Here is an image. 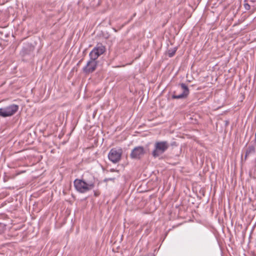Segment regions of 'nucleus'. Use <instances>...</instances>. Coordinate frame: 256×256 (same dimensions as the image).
Returning <instances> with one entry per match:
<instances>
[{
  "label": "nucleus",
  "mask_w": 256,
  "mask_h": 256,
  "mask_svg": "<svg viewBox=\"0 0 256 256\" xmlns=\"http://www.w3.org/2000/svg\"><path fill=\"white\" fill-rule=\"evenodd\" d=\"M74 185L76 191L83 194L93 188L95 184L94 180L76 178L74 182Z\"/></svg>",
  "instance_id": "nucleus-1"
},
{
  "label": "nucleus",
  "mask_w": 256,
  "mask_h": 256,
  "mask_svg": "<svg viewBox=\"0 0 256 256\" xmlns=\"http://www.w3.org/2000/svg\"><path fill=\"white\" fill-rule=\"evenodd\" d=\"M254 144L256 146V134H254Z\"/></svg>",
  "instance_id": "nucleus-15"
},
{
  "label": "nucleus",
  "mask_w": 256,
  "mask_h": 256,
  "mask_svg": "<svg viewBox=\"0 0 256 256\" xmlns=\"http://www.w3.org/2000/svg\"><path fill=\"white\" fill-rule=\"evenodd\" d=\"M146 152L143 146L135 147L131 152L130 157L132 159H140L145 154Z\"/></svg>",
  "instance_id": "nucleus-6"
},
{
  "label": "nucleus",
  "mask_w": 256,
  "mask_h": 256,
  "mask_svg": "<svg viewBox=\"0 0 256 256\" xmlns=\"http://www.w3.org/2000/svg\"><path fill=\"white\" fill-rule=\"evenodd\" d=\"M110 172H118V170H114V168H111L110 170Z\"/></svg>",
  "instance_id": "nucleus-16"
},
{
  "label": "nucleus",
  "mask_w": 256,
  "mask_h": 256,
  "mask_svg": "<svg viewBox=\"0 0 256 256\" xmlns=\"http://www.w3.org/2000/svg\"><path fill=\"white\" fill-rule=\"evenodd\" d=\"M244 6L245 8V10H250L251 8V7H252V4H250L248 3V2H244Z\"/></svg>",
  "instance_id": "nucleus-13"
},
{
  "label": "nucleus",
  "mask_w": 256,
  "mask_h": 256,
  "mask_svg": "<svg viewBox=\"0 0 256 256\" xmlns=\"http://www.w3.org/2000/svg\"><path fill=\"white\" fill-rule=\"evenodd\" d=\"M106 51V48L101 44H98L90 52L89 56L90 59L96 60L97 58Z\"/></svg>",
  "instance_id": "nucleus-5"
},
{
  "label": "nucleus",
  "mask_w": 256,
  "mask_h": 256,
  "mask_svg": "<svg viewBox=\"0 0 256 256\" xmlns=\"http://www.w3.org/2000/svg\"><path fill=\"white\" fill-rule=\"evenodd\" d=\"M180 88L182 91L180 94H177L176 92H174L172 95V98L173 99H182L186 98L188 96L189 94V89L188 87L184 84H180Z\"/></svg>",
  "instance_id": "nucleus-7"
},
{
  "label": "nucleus",
  "mask_w": 256,
  "mask_h": 256,
  "mask_svg": "<svg viewBox=\"0 0 256 256\" xmlns=\"http://www.w3.org/2000/svg\"><path fill=\"white\" fill-rule=\"evenodd\" d=\"M170 144L166 141L156 142L154 144V148L152 152V156L156 158L163 154L168 148Z\"/></svg>",
  "instance_id": "nucleus-2"
},
{
  "label": "nucleus",
  "mask_w": 256,
  "mask_h": 256,
  "mask_svg": "<svg viewBox=\"0 0 256 256\" xmlns=\"http://www.w3.org/2000/svg\"><path fill=\"white\" fill-rule=\"evenodd\" d=\"M244 2H249L252 4V7L256 6V0H244Z\"/></svg>",
  "instance_id": "nucleus-12"
},
{
  "label": "nucleus",
  "mask_w": 256,
  "mask_h": 256,
  "mask_svg": "<svg viewBox=\"0 0 256 256\" xmlns=\"http://www.w3.org/2000/svg\"><path fill=\"white\" fill-rule=\"evenodd\" d=\"M34 49V48L32 45L28 44L23 47L20 52V54L23 56L30 54Z\"/></svg>",
  "instance_id": "nucleus-9"
},
{
  "label": "nucleus",
  "mask_w": 256,
  "mask_h": 256,
  "mask_svg": "<svg viewBox=\"0 0 256 256\" xmlns=\"http://www.w3.org/2000/svg\"><path fill=\"white\" fill-rule=\"evenodd\" d=\"M98 61L90 58L86 66L83 68V72L86 74H90L94 72L97 66Z\"/></svg>",
  "instance_id": "nucleus-8"
},
{
  "label": "nucleus",
  "mask_w": 256,
  "mask_h": 256,
  "mask_svg": "<svg viewBox=\"0 0 256 256\" xmlns=\"http://www.w3.org/2000/svg\"><path fill=\"white\" fill-rule=\"evenodd\" d=\"M176 50L177 48H174L172 50H169L168 52V56L170 58L173 56L174 55Z\"/></svg>",
  "instance_id": "nucleus-11"
},
{
  "label": "nucleus",
  "mask_w": 256,
  "mask_h": 256,
  "mask_svg": "<svg viewBox=\"0 0 256 256\" xmlns=\"http://www.w3.org/2000/svg\"><path fill=\"white\" fill-rule=\"evenodd\" d=\"M94 195L96 196H98L100 195V192H98L95 191L94 192Z\"/></svg>",
  "instance_id": "nucleus-14"
},
{
  "label": "nucleus",
  "mask_w": 256,
  "mask_h": 256,
  "mask_svg": "<svg viewBox=\"0 0 256 256\" xmlns=\"http://www.w3.org/2000/svg\"><path fill=\"white\" fill-rule=\"evenodd\" d=\"M115 178H108L106 180H114Z\"/></svg>",
  "instance_id": "nucleus-17"
},
{
  "label": "nucleus",
  "mask_w": 256,
  "mask_h": 256,
  "mask_svg": "<svg viewBox=\"0 0 256 256\" xmlns=\"http://www.w3.org/2000/svg\"><path fill=\"white\" fill-rule=\"evenodd\" d=\"M122 150L121 148H113L108 152V160L114 164L118 162L122 158Z\"/></svg>",
  "instance_id": "nucleus-3"
},
{
  "label": "nucleus",
  "mask_w": 256,
  "mask_h": 256,
  "mask_svg": "<svg viewBox=\"0 0 256 256\" xmlns=\"http://www.w3.org/2000/svg\"><path fill=\"white\" fill-rule=\"evenodd\" d=\"M18 109V106L14 104L10 105L6 107L0 108V116L2 117H7L14 114Z\"/></svg>",
  "instance_id": "nucleus-4"
},
{
  "label": "nucleus",
  "mask_w": 256,
  "mask_h": 256,
  "mask_svg": "<svg viewBox=\"0 0 256 256\" xmlns=\"http://www.w3.org/2000/svg\"><path fill=\"white\" fill-rule=\"evenodd\" d=\"M256 152V148L254 146H250L247 148L246 154H245V159L247 158L251 154H254Z\"/></svg>",
  "instance_id": "nucleus-10"
}]
</instances>
